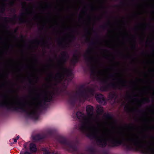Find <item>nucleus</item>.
Masks as SVG:
<instances>
[{"label": "nucleus", "instance_id": "6ab92c4d", "mask_svg": "<svg viewBox=\"0 0 154 154\" xmlns=\"http://www.w3.org/2000/svg\"><path fill=\"white\" fill-rule=\"evenodd\" d=\"M19 136H18L17 137V140L19 138Z\"/></svg>", "mask_w": 154, "mask_h": 154}, {"label": "nucleus", "instance_id": "20e7f679", "mask_svg": "<svg viewBox=\"0 0 154 154\" xmlns=\"http://www.w3.org/2000/svg\"><path fill=\"white\" fill-rule=\"evenodd\" d=\"M125 105V108L128 111H131L133 109L132 105L133 103L132 100H126L124 103Z\"/></svg>", "mask_w": 154, "mask_h": 154}, {"label": "nucleus", "instance_id": "2eb2a0df", "mask_svg": "<svg viewBox=\"0 0 154 154\" xmlns=\"http://www.w3.org/2000/svg\"><path fill=\"white\" fill-rule=\"evenodd\" d=\"M44 154H50V153L48 151L46 150L45 149Z\"/></svg>", "mask_w": 154, "mask_h": 154}, {"label": "nucleus", "instance_id": "dca6fc26", "mask_svg": "<svg viewBox=\"0 0 154 154\" xmlns=\"http://www.w3.org/2000/svg\"><path fill=\"white\" fill-rule=\"evenodd\" d=\"M51 76L50 77H49V79H48L49 81H52V80L51 79Z\"/></svg>", "mask_w": 154, "mask_h": 154}, {"label": "nucleus", "instance_id": "ddd939ff", "mask_svg": "<svg viewBox=\"0 0 154 154\" xmlns=\"http://www.w3.org/2000/svg\"><path fill=\"white\" fill-rule=\"evenodd\" d=\"M101 96H102V95L101 94H100L99 95H97L96 97L97 100L99 102H100L101 100L102 99V98L101 97H100L99 98V97H100Z\"/></svg>", "mask_w": 154, "mask_h": 154}, {"label": "nucleus", "instance_id": "9b49d317", "mask_svg": "<svg viewBox=\"0 0 154 154\" xmlns=\"http://www.w3.org/2000/svg\"><path fill=\"white\" fill-rule=\"evenodd\" d=\"M30 150L32 152H35L36 150L35 145L33 143H31L30 146Z\"/></svg>", "mask_w": 154, "mask_h": 154}, {"label": "nucleus", "instance_id": "f3484780", "mask_svg": "<svg viewBox=\"0 0 154 154\" xmlns=\"http://www.w3.org/2000/svg\"><path fill=\"white\" fill-rule=\"evenodd\" d=\"M17 139H14V142H16L17 141Z\"/></svg>", "mask_w": 154, "mask_h": 154}, {"label": "nucleus", "instance_id": "f257e3e1", "mask_svg": "<svg viewBox=\"0 0 154 154\" xmlns=\"http://www.w3.org/2000/svg\"><path fill=\"white\" fill-rule=\"evenodd\" d=\"M77 117L81 119L80 129L88 137L95 138L97 143L105 146L107 141L115 143H119L123 139L129 143L140 148V134L134 132L116 133L105 126L103 123L99 122L96 126L92 124V118H88L82 112H78Z\"/></svg>", "mask_w": 154, "mask_h": 154}, {"label": "nucleus", "instance_id": "6e6552de", "mask_svg": "<svg viewBox=\"0 0 154 154\" xmlns=\"http://www.w3.org/2000/svg\"><path fill=\"white\" fill-rule=\"evenodd\" d=\"M61 69L62 70L61 73L60 74H57L56 75V80L57 79H58L60 80H61L63 78V75L64 72L66 71V69L63 66H61Z\"/></svg>", "mask_w": 154, "mask_h": 154}, {"label": "nucleus", "instance_id": "0eeeda50", "mask_svg": "<svg viewBox=\"0 0 154 154\" xmlns=\"http://www.w3.org/2000/svg\"><path fill=\"white\" fill-rule=\"evenodd\" d=\"M86 111L88 115L87 116L88 118L91 117L92 118V124L93 123V118L92 116L93 113V108L92 106H88L86 107Z\"/></svg>", "mask_w": 154, "mask_h": 154}, {"label": "nucleus", "instance_id": "9d476101", "mask_svg": "<svg viewBox=\"0 0 154 154\" xmlns=\"http://www.w3.org/2000/svg\"><path fill=\"white\" fill-rule=\"evenodd\" d=\"M29 107L30 109H32L33 111L34 110V107L35 106L36 104L35 101L33 100L29 103Z\"/></svg>", "mask_w": 154, "mask_h": 154}, {"label": "nucleus", "instance_id": "39448f33", "mask_svg": "<svg viewBox=\"0 0 154 154\" xmlns=\"http://www.w3.org/2000/svg\"><path fill=\"white\" fill-rule=\"evenodd\" d=\"M85 57L91 64H95L96 63V61L94 58L92 56L91 52L90 51H87L85 55Z\"/></svg>", "mask_w": 154, "mask_h": 154}, {"label": "nucleus", "instance_id": "1a4fd4ad", "mask_svg": "<svg viewBox=\"0 0 154 154\" xmlns=\"http://www.w3.org/2000/svg\"><path fill=\"white\" fill-rule=\"evenodd\" d=\"M34 20L39 23H42L43 22L44 19L43 18L41 17L36 16L34 18Z\"/></svg>", "mask_w": 154, "mask_h": 154}, {"label": "nucleus", "instance_id": "f03ea898", "mask_svg": "<svg viewBox=\"0 0 154 154\" xmlns=\"http://www.w3.org/2000/svg\"><path fill=\"white\" fill-rule=\"evenodd\" d=\"M1 104L8 108L23 109V106L15 97L9 96L5 97L1 101Z\"/></svg>", "mask_w": 154, "mask_h": 154}, {"label": "nucleus", "instance_id": "f8f14e48", "mask_svg": "<svg viewBox=\"0 0 154 154\" xmlns=\"http://www.w3.org/2000/svg\"><path fill=\"white\" fill-rule=\"evenodd\" d=\"M97 112L98 113H101L103 111V108L100 106H97Z\"/></svg>", "mask_w": 154, "mask_h": 154}, {"label": "nucleus", "instance_id": "4468645a", "mask_svg": "<svg viewBox=\"0 0 154 154\" xmlns=\"http://www.w3.org/2000/svg\"><path fill=\"white\" fill-rule=\"evenodd\" d=\"M26 15H27V14H23L22 15V18L21 19V20L22 22H24L26 21L27 18L26 17H25V16H26Z\"/></svg>", "mask_w": 154, "mask_h": 154}, {"label": "nucleus", "instance_id": "7ed1b4c3", "mask_svg": "<svg viewBox=\"0 0 154 154\" xmlns=\"http://www.w3.org/2000/svg\"><path fill=\"white\" fill-rule=\"evenodd\" d=\"M91 75L94 78L105 81L108 79L109 74L106 70L103 69L100 70L95 68L94 70H92Z\"/></svg>", "mask_w": 154, "mask_h": 154}, {"label": "nucleus", "instance_id": "a211bd4d", "mask_svg": "<svg viewBox=\"0 0 154 154\" xmlns=\"http://www.w3.org/2000/svg\"><path fill=\"white\" fill-rule=\"evenodd\" d=\"M24 154H30L29 153V152H25Z\"/></svg>", "mask_w": 154, "mask_h": 154}, {"label": "nucleus", "instance_id": "423d86ee", "mask_svg": "<svg viewBox=\"0 0 154 154\" xmlns=\"http://www.w3.org/2000/svg\"><path fill=\"white\" fill-rule=\"evenodd\" d=\"M117 76L116 79H117L118 84L122 86H125L126 84L125 80L119 74H117Z\"/></svg>", "mask_w": 154, "mask_h": 154}, {"label": "nucleus", "instance_id": "aec40b11", "mask_svg": "<svg viewBox=\"0 0 154 154\" xmlns=\"http://www.w3.org/2000/svg\"><path fill=\"white\" fill-rule=\"evenodd\" d=\"M32 113V112H30V113Z\"/></svg>", "mask_w": 154, "mask_h": 154}]
</instances>
